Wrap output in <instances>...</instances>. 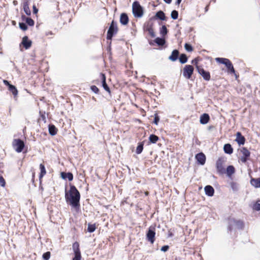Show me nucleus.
<instances>
[{"label": "nucleus", "instance_id": "1", "mask_svg": "<svg viewBox=\"0 0 260 260\" xmlns=\"http://www.w3.org/2000/svg\"><path fill=\"white\" fill-rule=\"evenodd\" d=\"M65 198L72 206L77 210L79 209L80 194L74 185L70 187L69 192H66Z\"/></svg>", "mask_w": 260, "mask_h": 260}, {"label": "nucleus", "instance_id": "2", "mask_svg": "<svg viewBox=\"0 0 260 260\" xmlns=\"http://www.w3.org/2000/svg\"><path fill=\"white\" fill-rule=\"evenodd\" d=\"M215 60L218 63L224 64L226 66L228 72L230 73L235 74V75L237 77L232 62L229 59L225 58L217 57L215 58Z\"/></svg>", "mask_w": 260, "mask_h": 260}, {"label": "nucleus", "instance_id": "3", "mask_svg": "<svg viewBox=\"0 0 260 260\" xmlns=\"http://www.w3.org/2000/svg\"><path fill=\"white\" fill-rule=\"evenodd\" d=\"M12 145L14 149L18 153L22 152L25 148L24 142L20 139H14Z\"/></svg>", "mask_w": 260, "mask_h": 260}, {"label": "nucleus", "instance_id": "4", "mask_svg": "<svg viewBox=\"0 0 260 260\" xmlns=\"http://www.w3.org/2000/svg\"><path fill=\"white\" fill-rule=\"evenodd\" d=\"M133 13L136 17H141L143 15V10L142 7L140 5L139 2L135 1L133 3L132 6Z\"/></svg>", "mask_w": 260, "mask_h": 260}, {"label": "nucleus", "instance_id": "5", "mask_svg": "<svg viewBox=\"0 0 260 260\" xmlns=\"http://www.w3.org/2000/svg\"><path fill=\"white\" fill-rule=\"evenodd\" d=\"M225 162V159L223 157H219L216 162V168L218 173L219 174H223L225 173V170L223 167Z\"/></svg>", "mask_w": 260, "mask_h": 260}, {"label": "nucleus", "instance_id": "6", "mask_svg": "<svg viewBox=\"0 0 260 260\" xmlns=\"http://www.w3.org/2000/svg\"><path fill=\"white\" fill-rule=\"evenodd\" d=\"M155 226H150L146 233V239L151 244L155 241Z\"/></svg>", "mask_w": 260, "mask_h": 260}, {"label": "nucleus", "instance_id": "7", "mask_svg": "<svg viewBox=\"0 0 260 260\" xmlns=\"http://www.w3.org/2000/svg\"><path fill=\"white\" fill-rule=\"evenodd\" d=\"M73 250L75 254L73 260H81V254L79 247V243L78 242H75L73 244Z\"/></svg>", "mask_w": 260, "mask_h": 260}, {"label": "nucleus", "instance_id": "8", "mask_svg": "<svg viewBox=\"0 0 260 260\" xmlns=\"http://www.w3.org/2000/svg\"><path fill=\"white\" fill-rule=\"evenodd\" d=\"M193 68L191 65H186L183 72V75L187 79H190L193 74Z\"/></svg>", "mask_w": 260, "mask_h": 260}, {"label": "nucleus", "instance_id": "9", "mask_svg": "<svg viewBox=\"0 0 260 260\" xmlns=\"http://www.w3.org/2000/svg\"><path fill=\"white\" fill-rule=\"evenodd\" d=\"M4 84L8 87V90L12 92L14 97H17L18 95V90L16 87L11 84H10L9 82L6 80H3Z\"/></svg>", "mask_w": 260, "mask_h": 260}, {"label": "nucleus", "instance_id": "10", "mask_svg": "<svg viewBox=\"0 0 260 260\" xmlns=\"http://www.w3.org/2000/svg\"><path fill=\"white\" fill-rule=\"evenodd\" d=\"M197 69L198 73L202 75L203 78L206 81H209L210 79V74L209 72L206 71L204 69L200 67V66H197Z\"/></svg>", "mask_w": 260, "mask_h": 260}, {"label": "nucleus", "instance_id": "11", "mask_svg": "<svg viewBox=\"0 0 260 260\" xmlns=\"http://www.w3.org/2000/svg\"><path fill=\"white\" fill-rule=\"evenodd\" d=\"M32 45V41L28 39V38L27 36H24L23 37L22 42L20 44V47H21V46H23V47L25 49H28L30 48V47Z\"/></svg>", "mask_w": 260, "mask_h": 260}, {"label": "nucleus", "instance_id": "12", "mask_svg": "<svg viewBox=\"0 0 260 260\" xmlns=\"http://www.w3.org/2000/svg\"><path fill=\"white\" fill-rule=\"evenodd\" d=\"M196 158L197 159L198 163L200 164V165H203L205 164L206 161V156L203 153L201 152L198 153L196 155Z\"/></svg>", "mask_w": 260, "mask_h": 260}, {"label": "nucleus", "instance_id": "13", "mask_svg": "<svg viewBox=\"0 0 260 260\" xmlns=\"http://www.w3.org/2000/svg\"><path fill=\"white\" fill-rule=\"evenodd\" d=\"M236 141L239 145H243L245 143V138L242 135L240 132L237 133Z\"/></svg>", "mask_w": 260, "mask_h": 260}, {"label": "nucleus", "instance_id": "14", "mask_svg": "<svg viewBox=\"0 0 260 260\" xmlns=\"http://www.w3.org/2000/svg\"><path fill=\"white\" fill-rule=\"evenodd\" d=\"M40 169V173L39 174V180L40 182L41 183L42 181L43 177L46 174V170L45 166L43 164H41L39 166Z\"/></svg>", "mask_w": 260, "mask_h": 260}, {"label": "nucleus", "instance_id": "15", "mask_svg": "<svg viewBox=\"0 0 260 260\" xmlns=\"http://www.w3.org/2000/svg\"><path fill=\"white\" fill-rule=\"evenodd\" d=\"M210 120V116L208 114L204 113L200 116V121L202 124H207Z\"/></svg>", "mask_w": 260, "mask_h": 260}, {"label": "nucleus", "instance_id": "16", "mask_svg": "<svg viewBox=\"0 0 260 260\" xmlns=\"http://www.w3.org/2000/svg\"><path fill=\"white\" fill-rule=\"evenodd\" d=\"M205 194L209 197H212L214 195V189L211 185H207L204 188Z\"/></svg>", "mask_w": 260, "mask_h": 260}, {"label": "nucleus", "instance_id": "17", "mask_svg": "<svg viewBox=\"0 0 260 260\" xmlns=\"http://www.w3.org/2000/svg\"><path fill=\"white\" fill-rule=\"evenodd\" d=\"M114 34V20L111 22V25L108 31L107 39V40H111Z\"/></svg>", "mask_w": 260, "mask_h": 260}, {"label": "nucleus", "instance_id": "18", "mask_svg": "<svg viewBox=\"0 0 260 260\" xmlns=\"http://www.w3.org/2000/svg\"><path fill=\"white\" fill-rule=\"evenodd\" d=\"M179 55V51L175 49L172 51L171 55L169 57V59L171 61H175L178 59Z\"/></svg>", "mask_w": 260, "mask_h": 260}, {"label": "nucleus", "instance_id": "19", "mask_svg": "<svg viewBox=\"0 0 260 260\" xmlns=\"http://www.w3.org/2000/svg\"><path fill=\"white\" fill-rule=\"evenodd\" d=\"M61 177L63 179H68V180L71 181L73 180V175L72 173H66V172H61L60 173Z\"/></svg>", "mask_w": 260, "mask_h": 260}, {"label": "nucleus", "instance_id": "20", "mask_svg": "<svg viewBox=\"0 0 260 260\" xmlns=\"http://www.w3.org/2000/svg\"><path fill=\"white\" fill-rule=\"evenodd\" d=\"M128 17L126 13H122L120 17V22L122 25H126L128 22Z\"/></svg>", "mask_w": 260, "mask_h": 260}, {"label": "nucleus", "instance_id": "21", "mask_svg": "<svg viewBox=\"0 0 260 260\" xmlns=\"http://www.w3.org/2000/svg\"><path fill=\"white\" fill-rule=\"evenodd\" d=\"M250 184L255 188L260 187V178H251L250 180Z\"/></svg>", "mask_w": 260, "mask_h": 260}, {"label": "nucleus", "instance_id": "22", "mask_svg": "<svg viewBox=\"0 0 260 260\" xmlns=\"http://www.w3.org/2000/svg\"><path fill=\"white\" fill-rule=\"evenodd\" d=\"M23 8L24 10V12L27 15H30L31 14L30 10L29 8V3L28 1H26L24 2L23 5Z\"/></svg>", "mask_w": 260, "mask_h": 260}, {"label": "nucleus", "instance_id": "23", "mask_svg": "<svg viewBox=\"0 0 260 260\" xmlns=\"http://www.w3.org/2000/svg\"><path fill=\"white\" fill-rule=\"evenodd\" d=\"M223 150L225 153L231 154L233 152V149L230 144H225L223 146Z\"/></svg>", "mask_w": 260, "mask_h": 260}, {"label": "nucleus", "instance_id": "24", "mask_svg": "<svg viewBox=\"0 0 260 260\" xmlns=\"http://www.w3.org/2000/svg\"><path fill=\"white\" fill-rule=\"evenodd\" d=\"M235 172V169L233 166H229L225 170V173L228 177H231Z\"/></svg>", "mask_w": 260, "mask_h": 260}, {"label": "nucleus", "instance_id": "25", "mask_svg": "<svg viewBox=\"0 0 260 260\" xmlns=\"http://www.w3.org/2000/svg\"><path fill=\"white\" fill-rule=\"evenodd\" d=\"M101 76L102 77L103 87L107 91H108L109 93H110V88L106 83V77L105 75L103 74H101Z\"/></svg>", "mask_w": 260, "mask_h": 260}, {"label": "nucleus", "instance_id": "26", "mask_svg": "<svg viewBox=\"0 0 260 260\" xmlns=\"http://www.w3.org/2000/svg\"><path fill=\"white\" fill-rule=\"evenodd\" d=\"M155 17L157 18V19H159L161 20H165L166 19V17L165 16V14L164 13V12L161 10L158 11L156 14H155Z\"/></svg>", "mask_w": 260, "mask_h": 260}, {"label": "nucleus", "instance_id": "27", "mask_svg": "<svg viewBox=\"0 0 260 260\" xmlns=\"http://www.w3.org/2000/svg\"><path fill=\"white\" fill-rule=\"evenodd\" d=\"M58 129L55 125L52 124L49 126V132L51 136L55 135L57 133Z\"/></svg>", "mask_w": 260, "mask_h": 260}, {"label": "nucleus", "instance_id": "28", "mask_svg": "<svg viewBox=\"0 0 260 260\" xmlns=\"http://www.w3.org/2000/svg\"><path fill=\"white\" fill-rule=\"evenodd\" d=\"M154 42L157 44L158 46H162L165 45L166 41L164 38H156Z\"/></svg>", "mask_w": 260, "mask_h": 260}, {"label": "nucleus", "instance_id": "29", "mask_svg": "<svg viewBox=\"0 0 260 260\" xmlns=\"http://www.w3.org/2000/svg\"><path fill=\"white\" fill-rule=\"evenodd\" d=\"M232 222H235V226L238 229H242L244 227V223L241 220H232Z\"/></svg>", "mask_w": 260, "mask_h": 260}, {"label": "nucleus", "instance_id": "30", "mask_svg": "<svg viewBox=\"0 0 260 260\" xmlns=\"http://www.w3.org/2000/svg\"><path fill=\"white\" fill-rule=\"evenodd\" d=\"M23 20H25L26 23L29 26H34L35 24L34 21L30 18L26 17L25 16H22Z\"/></svg>", "mask_w": 260, "mask_h": 260}, {"label": "nucleus", "instance_id": "31", "mask_svg": "<svg viewBox=\"0 0 260 260\" xmlns=\"http://www.w3.org/2000/svg\"><path fill=\"white\" fill-rule=\"evenodd\" d=\"M96 228L97 225L96 223L91 224L89 223L88 224L87 231L89 233H92L96 230Z\"/></svg>", "mask_w": 260, "mask_h": 260}, {"label": "nucleus", "instance_id": "32", "mask_svg": "<svg viewBox=\"0 0 260 260\" xmlns=\"http://www.w3.org/2000/svg\"><path fill=\"white\" fill-rule=\"evenodd\" d=\"M158 137L153 134L150 135L149 137V140L151 143H155L158 140Z\"/></svg>", "mask_w": 260, "mask_h": 260}, {"label": "nucleus", "instance_id": "33", "mask_svg": "<svg viewBox=\"0 0 260 260\" xmlns=\"http://www.w3.org/2000/svg\"><path fill=\"white\" fill-rule=\"evenodd\" d=\"M232 220H236L234 218H231L229 219V225L228 230L231 231L233 229V226H235V222H232Z\"/></svg>", "mask_w": 260, "mask_h": 260}, {"label": "nucleus", "instance_id": "34", "mask_svg": "<svg viewBox=\"0 0 260 260\" xmlns=\"http://www.w3.org/2000/svg\"><path fill=\"white\" fill-rule=\"evenodd\" d=\"M143 146H144L143 142H141L138 144V145L137 146V148H136V152L137 154H139L142 152V151L143 150Z\"/></svg>", "mask_w": 260, "mask_h": 260}, {"label": "nucleus", "instance_id": "35", "mask_svg": "<svg viewBox=\"0 0 260 260\" xmlns=\"http://www.w3.org/2000/svg\"><path fill=\"white\" fill-rule=\"evenodd\" d=\"M179 61L181 63H185L187 61V57L185 54H181L179 58Z\"/></svg>", "mask_w": 260, "mask_h": 260}, {"label": "nucleus", "instance_id": "36", "mask_svg": "<svg viewBox=\"0 0 260 260\" xmlns=\"http://www.w3.org/2000/svg\"><path fill=\"white\" fill-rule=\"evenodd\" d=\"M243 156H246V157H249L250 155V152L245 147H243L241 150Z\"/></svg>", "mask_w": 260, "mask_h": 260}, {"label": "nucleus", "instance_id": "37", "mask_svg": "<svg viewBox=\"0 0 260 260\" xmlns=\"http://www.w3.org/2000/svg\"><path fill=\"white\" fill-rule=\"evenodd\" d=\"M231 187L232 188L233 190L234 191H237L239 189V185L235 182H232L230 184Z\"/></svg>", "mask_w": 260, "mask_h": 260}, {"label": "nucleus", "instance_id": "38", "mask_svg": "<svg viewBox=\"0 0 260 260\" xmlns=\"http://www.w3.org/2000/svg\"><path fill=\"white\" fill-rule=\"evenodd\" d=\"M171 18L174 19V20H176L178 18V12L176 10H173L171 12Z\"/></svg>", "mask_w": 260, "mask_h": 260}, {"label": "nucleus", "instance_id": "39", "mask_svg": "<svg viewBox=\"0 0 260 260\" xmlns=\"http://www.w3.org/2000/svg\"><path fill=\"white\" fill-rule=\"evenodd\" d=\"M167 32H168V30H167L166 26L165 25L162 26V27H161L160 30V33L162 36H165V35H167Z\"/></svg>", "mask_w": 260, "mask_h": 260}, {"label": "nucleus", "instance_id": "40", "mask_svg": "<svg viewBox=\"0 0 260 260\" xmlns=\"http://www.w3.org/2000/svg\"><path fill=\"white\" fill-rule=\"evenodd\" d=\"M147 30L148 31L149 35L152 38H154L155 37V32L152 27L147 28Z\"/></svg>", "mask_w": 260, "mask_h": 260}, {"label": "nucleus", "instance_id": "41", "mask_svg": "<svg viewBox=\"0 0 260 260\" xmlns=\"http://www.w3.org/2000/svg\"><path fill=\"white\" fill-rule=\"evenodd\" d=\"M51 256V253L49 251H47L43 254V258L44 260H48Z\"/></svg>", "mask_w": 260, "mask_h": 260}, {"label": "nucleus", "instance_id": "42", "mask_svg": "<svg viewBox=\"0 0 260 260\" xmlns=\"http://www.w3.org/2000/svg\"><path fill=\"white\" fill-rule=\"evenodd\" d=\"M184 47H185V50L187 51L191 52V51H192L193 50V48L191 46V45L189 44H188V43H185V44Z\"/></svg>", "mask_w": 260, "mask_h": 260}, {"label": "nucleus", "instance_id": "43", "mask_svg": "<svg viewBox=\"0 0 260 260\" xmlns=\"http://www.w3.org/2000/svg\"><path fill=\"white\" fill-rule=\"evenodd\" d=\"M19 25L20 28L22 30H23L24 31L27 30V25L24 23H23V22L19 23Z\"/></svg>", "mask_w": 260, "mask_h": 260}, {"label": "nucleus", "instance_id": "44", "mask_svg": "<svg viewBox=\"0 0 260 260\" xmlns=\"http://www.w3.org/2000/svg\"><path fill=\"white\" fill-rule=\"evenodd\" d=\"M0 185L3 187L6 185L5 180L1 175H0Z\"/></svg>", "mask_w": 260, "mask_h": 260}, {"label": "nucleus", "instance_id": "45", "mask_svg": "<svg viewBox=\"0 0 260 260\" xmlns=\"http://www.w3.org/2000/svg\"><path fill=\"white\" fill-rule=\"evenodd\" d=\"M253 209L256 211H260V203L256 202L253 205Z\"/></svg>", "mask_w": 260, "mask_h": 260}, {"label": "nucleus", "instance_id": "46", "mask_svg": "<svg viewBox=\"0 0 260 260\" xmlns=\"http://www.w3.org/2000/svg\"><path fill=\"white\" fill-rule=\"evenodd\" d=\"M90 88L95 93H98L99 91V88L95 85L91 86Z\"/></svg>", "mask_w": 260, "mask_h": 260}, {"label": "nucleus", "instance_id": "47", "mask_svg": "<svg viewBox=\"0 0 260 260\" xmlns=\"http://www.w3.org/2000/svg\"><path fill=\"white\" fill-rule=\"evenodd\" d=\"M159 121V117L157 114H155L153 122L156 125H157Z\"/></svg>", "mask_w": 260, "mask_h": 260}, {"label": "nucleus", "instance_id": "48", "mask_svg": "<svg viewBox=\"0 0 260 260\" xmlns=\"http://www.w3.org/2000/svg\"><path fill=\"white\" fill-rule=\"evenodd\" d=\"M169 246L168 245H165L161 248V250L164 252H166L169 250Z\"/></svg>", "mask_w": 260, "mask_h": 260}, {"label": "nucleus", "instance_id": "49", "mask_svg": "<svg viewBox=\"0 0 260 260\" xmlns=\"http://www.w3.org/2000/svg\"><path fill=\"white\" fill-rule=\"evenodd\" d=\"M33 13L34 14H37L38 12V9L37 8L36 6L35 5L33 6Z\"/></svg>", "mask_w": 260, "mask_h": 260}, {"label": "nucleus", "instance_id": "50", "mask_svg": "<svg viewBox=\"0 0 260 260\" xmlns=\"http://www.w3.org/2000/svg\"><path fill=\"white\" fill-rule=\"evenodd\" d=\"M248 157H246V156H242L241 158L242 162H246L248 159Z\"/></svg>", "mask_w": 260, "mask_h": 260}, {"label": "nucleus", "instance_id": "51", "mask_svg": "<svg viewBox=\"0 0 260 260\" xmlns=\"http://www.w3.org/2000/svg\"><path fill=\"white\" fill-rule=\"evenodd\" d=\"M181 1H182V0H177L175 3L176 5H179L181 3Z\"/></svg>", "mask_w": 260, "mask_h": 260}, {"label": "nucleus", "instance_id": "52", "mask_svg": "<svg viewBox=\"0 0 260 260\" xmlns=\"http://www.w3.org/2000/svg\"><path fill=\"white\" fill-rule=\"evenodd\" d=\"M164 1L166 3L169 4L172 2V0H164Z\"/></svg>", "mask_w": 260, "mask_h": 260}, {"label": "nucleus", "instance_id": "53", "mask_svg": "<svg viewBox=\"0 0 260 260\" xmlns=\"http://www.w3.org/2000/svg\"><path fill=\"white\" fill-rule=\"evenodd\" d=\"M13 4H14L15 6H16V5H17L18 2H17V1H15H15H14L13 2Z\"/></svg>", "mask_w": 260, "mask_h": 260}, {"label": "nucleus", "instance_id": "54", "mask_svg": "<svg viewBox=\"0 0 260 260\" xmlns=\"http://www.w3.org/2000/svg\"><path fill=\"white\" fill-rule=\"evenodd\" d=\"M114 30H115V34L116 33V32L117 31V30H118V28L115 25V28H114Z\"/></svg>", "mask_w": 260, "mask_h": 260}, {"label": "nucleus", "instance_id": "55", "mask_svg": "<svg viewBox=\"0 0 260 260\" xmlns=\"http://www.w3.org/2000/svg\"><path fill=\"white\" fill-rule=\"evenodd\" d=\"M32 180H34V178H35V172H34V173H32Z\"/></svg>", "mask_w": 260, "mask_h": 260}, {"label": "nucleus", "instance_id": "56", "mask_svg": "<svg viewBox=\"0 0 260 260\" xmlns=\"http://www.w3.org/2000/svg\"><path fill=\"white\" fill-rule=\"evenodd\" d=\"M193 62H195L196 63H197V60H196V59L193 60L192 61V63H193Z\"/></svg>", "mask_w": 260, "mask_h": 260}, {"label": "nucleus", "instance_id": "57", "mask_svg": "<svg viewBox=\"0 0 260 260\" xmlns=\"http://www.w3.org/2000/svg\"><path fill=\"white\" fill-rule=\"evenodd\" d=\"M149 44H150V45H153V43H152V42L151 41L149 42Z\"/></svg>", "mask_w": 260, "mask_h": 260}, {"label": "nucleus", "instance_id": "58", "mask_svg": "<svg viewBox=\"0 0 260 260\" xmlns=\"http://www.w3.org/2000/svg\"><path fill=\"white\" fill-rule=\"evenodd\" d=\"M26 152H27V147L26 148V150L24 152L26 153Z\"/></svg>", "mask_w": 260, "mask_h": 260}]
</instances>
